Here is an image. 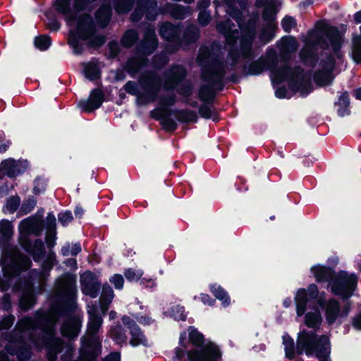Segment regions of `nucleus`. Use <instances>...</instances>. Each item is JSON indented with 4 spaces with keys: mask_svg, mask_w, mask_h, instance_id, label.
Returning a JSON list of instances; mask_svg holds the SVG:
<instances>
[{
    "mask_svg": "<svg viewBox=\"0 0 361 361\" xmlns=\"http://www.w3.org/2000/svg\"><path fill=\"white\" fill-rule=\"evenodd\" d=\"M59 286L63 292L56 298V303L52 305L53 310L61 316H66L61 326V334L63 337L73 340L78 337L82 326V319L73 314L76 308V286L75 276L66 273L59 282Z\"/></svg>",
    "mask_w": 361,
    "mask_h": 361,
    "instance_id": "f257e3e1",
    "label": "nucleus"
},
{
    "mask_svg": "<svg viewBox=\"0 0 361 361\" xmlns=\"http://www.w3.org/2000/svg\"><path fill=\"white\" fill-rule=\"evenodd\" d=\"M32 324L35 328L41 331L34 336L33 341L47 349L49 360L56 359L57 355L63 350L65 342L56 336L55 324L49 312L42 309L36 311Z\"/></svg>",
    "mask_w": 361,
    "mask_h": 361,
    "instance_id": "f03ea898",
    "label": "nucleus"
},
{
    "mask_svg": "<svg viewBox=\"0 0 361 361\" xmlns=\"http://www.w3.org/2000/svg\"><path fill=\"white\" fill-rule=\"evenodd\" d=\"M188 341L200 349L193 348L185 350L180 347L174 349L173 359L176 361H220L221 353L213 343L204 345V336L194 326L188 327Z\"/></svg>",
    "mask_w": 361,
    "mask_h": 361,
    "instance_id": "7ed1b4c3",
    "label": "nucleus"
},
{
    "mask_svg": "<svg viewBox=\"0 0 361 361\" xmlns=\"http://www.w3.org/2000/svg\"><path fill=\"white\" fill-rule=\"evenodd\" d=\"M298 355L304 353L308 357L314 356L319 361H330L331 343L326 335H318L314 331H301L296 341Z\"/></svg>",
    "mask_w": 361,
    "mask_h": 361,
    "instance_id": "20e7f679",
    "label": "nucleus"
},
{
    "mask_svg": "<svg viewBox=\"0 0 361 361\" xmlns=\"http://www.w3.org/2000/svg\"><path fill=\"white\" fill-rule=\"evenodd\" d=\"M197 62L202 66L201 79L214 86L215 90L221 92L226 85V69L223 60L212 51L206 49L197 56Z\"/></svg>",
    "mask_w": 361,
    "mask_h": 361,
    "instance_id": "39448f33",
    "label": "nucleus"
},
{
    "mask_svg": "<svg viewBox=\"0 0 361 361\" xmlns=\"http://www.w3.org/2000/svg\"><path fill=\"white\" fill-rule=\"evenodd\" d=\"M187 75L188 71L183 65H172L163 73L164 88L167 90L177 88V92L180 95L190 97L193 93V85L190 81L185 80Z\"/></svg>",
    "mask_w": 361,
    "mask_h": 361,
    "instance_id": "423d86ee",
    "label": "nucleus"
},
{
    "mask_svg": "<svg viewBox=\"0 0 361 361\" xmlns=\"http://www.w3.org/2000/svg\"><path fill=\"white\" fill-rule=\"evenodd\" d=\"M277 74L283 79L290 76L288 86L293 91L300 92L307 95L313 90L310 75L307 76L300 66H295L292 68L288 65H284L277 70Z\"/></svg>",
    "mask_w": 361,
    "mask_h": 361,
    "instance_id": "0eeeda50",
    "label": "nucleus"
},
{
    "mask_svg": "<svg viewBox=\"0 0 361 361\" xmlns=\"http://www.w3.org/2000/svg\"><path fill=\"white\" fill-rule=\"evenodd\" d=\"M74 18L78 20V31L81 40L87 41L89 47L98 49L106 43V38L104 35H97L96 23L90 13H84Z\"/></svg>",
    "mask_w": 361,
    "mask_h": 361,
    "instance_id": "6e6552de",
    "label": "nucleus"
},
{
    "mask_svg": "<svg viewBox=\"0 0 361 361\" xmlns=\"http://www.w3.org/2000/svg\"><path fill=\"white\" fill-rule=\"evenodd\" d=\"M358 277L355 274H349L345 270L337 272L334 280L331 283V293L340 297L343 301L348 300L357 290Z\"/></svg>",
    "mask_w": 361,
    "mask_h": 361,
    "instance_id": "1a4fd4ad",
    "label": "nucleus"
},
{
    "mask_svg": "<svg viewBox=\"0 0 361 361\" xmlns=\"http://www.w3.org/2000/svg\"><path fill=\"white\" fill-rule=\"evenodd\" d=\"M140 82L145 92L137 95L138 104L143 106L154 102L161 87L159 75L154 71H147L141 77Z\"/></svg>",
    "mask_w": 361,
    "mask_h": 361,
    "instance_id": "9d476101",
    "label": "nucleus"
},
{
    "mask_svg": "<svg viewBox=\"0 0 361 361\" xmlns=\"http://www.w3.org/2000/svg\"><path fill=\"white\" fill-rule=\"evenodd\" d=\"M162 13L161 8H158L157 0H137V5L130 14V20L137 23L145 16L147 21L153 22L159 14Z\"/></svg>",
    "mask_w": 361,
    "mask_h": 361,
    "instance_id": "9b49d317",
    "label": "nucleus"
},
{
    "mask_svg": "<svg viewBox=\"0 0 361 361\" xmlns=\"http://www.w3.org/2000/svg\"><path fill=\"white\" fill-rule=\"evenodd\" d=\"M277 64V58L275 54L273 56H261L258 59L251 61L249 64L242 66V73L244 76L259 75L264 71L275 67Z\"/></svg>",
    "mask_w": 361,
    "mask_h": 361,
    "instance_id": "f8f14e48",
    "label": "nucleus"
},
{
    "mask_svg": "<svg viewBox=\"0 0 361 361\" xmlns=\"http://www.w3.org/2000/svg\"><path fill=\"white\" fill-rule=\"evenodd\" d=\"M19 244L35 262H41L46 256L44 243L39 238L32 240L27 235L22 236L19 240Z\"/></svg>",
    "mask_w": 361,
    "mask_h": 361,
    "instance_id": "ddd939ff",
    "label": "nucleus"
},
{
    "mask_svg": "<svg viewBox=\"0 0 361 361\" xmlns=\"http://www.w3.org/2000/svg\"><path fill=\"white\" fill-rule=\"evenodd\" d=\"M317 45H320L323 49L329 48V43L326 39L323 37H318L316 41L307 43L300 50L299 56L303 63L312 62L313 66L317 63L319 60L316 49Z\"/></svg>",
    "mask_w": 361,
    "mask_h": 361,
    "instance_id": "4468645a",
    "label": "nucleus"
},
{
    "mask_svg": "<svg viewBox=\"0 0 361 361\" xmlns=\"http://www.w3.org/2000/svg\"><path fill=\"white\" fill-rule=\"evenodd\" d=\"M28 167L29 162L27 159L16 161L13 158H8L0 163V172L12 178L24 173Z\"/></svg>",
    "mask_w": 361,
    "mask_h": 361,
    "instance_id": "2eb2a0df",
    "label": "nucleus"
},
{
    "mask_svg": "<svg viewBox=\"0 0 361 361\" xmlns=\"http://www.w3.org/2000/svg\"><path fill=\"white\" fill-rule=\"evenodd\" d=\"M158 39L154 28L147 27L143 35L142 40L137 44V53L147 56L153 54L158 47Z\"/></svg>",
    "mask_w": 361,
    "mask_h": 361,
    "instance_id": "dca6fc26",
    "label": "nucleus"
},
{
    "mask_svg": "<svg viewBox=\"0 0 361 361\" xmlns=\"http://www.w3.org/2000/svg\"><path fill=\"white\" fill-rule=\"evenodd\" d=\"M104 102V94L99 88L93 89L87 100H80L79 107L85 112L92 113L98 109Z\"/></svg>",
    "mask_w": 361,
    "mask_h": 361,
    "instance_id": "f3484780",
    "label": "nucleus"
},
{
    "mask_svg": "<svg viewBox=\"0 0 361 361\" xmlns=\"http://www.w3.org/2000/svg\"><path fill=\"white\" fill-rule=\"evenodd\" d=\"M311 272L314 275L316 281L318 283H328V286L331 287V283L336 277L337 272L334 267L330 266L315 264L311 267Z\"/></svg>",
    "mask_w": 361,
    "mask_h": 361,
    "instance_id": "a211bd4d",
    "label": "nucleus"
},
{
    "mask_svg": "<svg viewBox=\"0 0 361 361\" xmlns=\"http://www.w3.org/2000/svg\"><path fill=\"white\" fill-rule=\"evenodd\" d=\"M44 213V209L43 208L38 209L34 215L22 220L20 226H23L27 229L32 230L36 235H39L44 223L43 219Z\"/></svg>",
    "mask_w": 361,
    "mask_h": 361,
    "instance_id": "6ab92c4d",
    "label": "nucleus"
},
{
    "mask_svg": "<svg viewBox=\"0 0 361 361\" xmlns=\"http://www.w3.org/2000/svg\"><path fill=\"white\" fill-rule=\"evenodd\" d=\"M181 27L170 22L162 23L159 27V33L162 39L169 42L179 41L181 35Z\"/></svg>",
    "mask_w": 361,
    "mask_h": 361,
    "instance_id": "aec40b11",
    "label": "nucleus"
},
{
    "mask_svg": "<svg viewBox=\"0 0 361 361\" xmlns=\"http://www.w3.org/2000/svg\"><path fill=\"white\" fill-rule=\"evenodd\" d=\"M355 24L361 23V10L357 11L353 16ZM360 35H353L352 37V57L354 61L361 63V25L360 26Z\"/></svg>",
    "mask_w": 361,
    "mask_h": 361,
    "instance_id": "412c9836",
    "label": "nucleus"
},
{
    "mask_svg": "<svg viewBox=\"0 0 361 361\" xmlns=\"http://www.w3.org/2000/svg\"><path fill=\"white\" fill-rule=\"evenodd\" d=\"M111 17L112 8L109 4H102L94 13L96 23L101 28H104L109 25Z\"/></svg>",
    "mask_w": 361,
    "mask_h": 361,
    "instance_id": "4be33fe9",
    "label": "nucleus"
},
{
    "mask_svg": "<svg viewBox=\"0 0 361 361\" xmlns=\"http://www.w3.org/2000/svg\"><path fill=\"white\" fill-rule=\"evenodd\" d=\"M325 35L331 45L333 51L331 54L334 56L340 54L342 48V39L338 28L336 26H329Z\"/></svg>",
    "mask_w": 361,
    "mask_h": 361,
    "instance_id": "5701e85b",
    "label": "nucleus"
},
{
    "mask_svg": "<svg viewBox=\"0 0 361 361\" xmlns=\"http://www.w3.org/2000/svg\"><path fill=\"white\" fill-rule=\"evenodd\" d=\"M167 111L169 114L174 115L176 118L182 123H195L198 121L197 113L190 109H167Z\"/></svg>",
    "mask_w": 361,
    "mask_h": 361,
    "instance_id": "b1692460",
    "label": "nucleus"
},
{
    "mask_svg": "<svg viewBox=\"0 0 361 361\" xmlns=\"http://www.w3.org/2000/svg\"><path fill=\"white\" fill-rule=\"evenodd\" d=\"M310 307L312 308L314 312H308L305 314V324L308 328L315 330L319 329L322 322L320 310L318 306L316 305Z\"/></svg>",
    "mask_w": 361,
    "mask_h": 361,
    "instance_id": "393cba45",
    "label": "nucleus"
},
{
    "mask_svg": "<svg viewBox=\"0 0 361 361\" xmlns=\"http://www.w3.org/2000/svg\"><path fill=\"white\" fill-rule=\"evenodd\" d=\"M71 0H54L53 6L55 10L60 14L66 17L67 20H74L77 22V19L74 18L75 16L80 15L75 14L71 8Z\"/></svg>",
    "mask_w": 361,
    "mask_h": 361,
    "instance_id": "a878e982",
    "label": "nucleus"
},
{
    "mask_svg": "<svg viewBox=\"0 0 361 361\" xmlns=\"http://www.w3.org/2000/svg\"><path fill=\"white\" fill-rule=\"evenodd\" d=\"M36 301L35 293L32 290H25L19 298V308L22 312H25L33 307Z\"/></svg>",
    "mask_w": 361,
    "mask_h": 361,
    "instance_id": "bb28decb",
    "label": "nucleus"
},
{
    "mask_svg": "<svg viewBox=\"0 0 361 361\" xmlns=\"http://www.w3.org/2000/svg\"><path fill=\"white\" fill-rule=\"evenodd\" d=\"M325 317L326 322L329 325H333L339 317L340 314V304L339 302L335 298L329 300V305L324 310Z\"/></svg>",
    "mask_w": 361,
    "mask_h": 361,
    "instance_id": "cd10ccee",
    "label": "nucleus"
},
{
    "mask_svg": "<svg viewBox=\"0 0 361 361\" xmlns=\"http://www.w3.org/2000/svg\"><path fill=\"white\" fill-rule=\"evenodd\" d=\"M216 90L211 84L202 85L199 89L197 97L203 103L213 104L216 95Z\"/></svg>",
    "mask_w": 361,
    "mask_h": 361,
    "instance_id": "c85d7f7f",
    "label": "nucleus"
},
{
    "mask_svg": "<svg viewBox=\"0 0 361 361\" xmlns=\"http://www.w3.org/2000/svg\"><path fill=\"white\" fill-rule=\"evenodd\" d=\"M209 289L215 297L214 299H217L221 302V305L224 307H227L231 305V297L228 293L221 286L216 283H211L209 286Z\"/></svg>",
    "mask_w": 361,
    "mask_h": 361,
    "instance_id": "c756f323",
    "label": "nucleus"
},
{
    "mask_svg": "<svg viewBox=\"0 0 361 361\" xmlns=\"http://www.w3.org/2000/svg\"><path fill=\"white\" fill-rule=\"evenodd\" d=\"M310 300H311L306 296L305 288H300L297 290L295 295V303L298 317H302L305 314L307 303Z\"/></svg>",
    "mask_w": 361,
    "mask_h": 361,
    "instance_id": "7c9ffc66",
    "label": "nucleus"
},
{
    "mask_svg": "<svg viewBox=\"0 0 361 361\" xmlns=\"http://www.w3.org/2000/svg\"><path fill=\"white\" fill-rule=\"evenodd\" d=\"M80 34L78 31V20H77L76 27L75 30L70 31L69 38L68 40V45L73 49V52L75 55H80L84 51L83 44L79 40Z\"/></svg>",
    "mask_w": 361,
    "mask_h": 361,
    "instance_id": "2f4dec72",
    "label": "nucleus"
},
{
    "mask_svg": "<svg viewBox=\"0 0 361 361\" xmlns=\"http://www.w3.org/2000/svg\"><path fill=\"white\" fill-rule=\"evenodd\" d=\"M83 73L85 78L90 81L99 80L102 77V70L97 61L83 63Z\"/></svg>",
    "mask_w": 361,
    "mask_h": 361,
    "instance_id": "473e14b6",
    "label": "nucleus"
},
{
    "mask_svg": "<svg viewBox=\"0 0 361 361\" xmlns=\"http://www.w3.org/2000/svg\"><path fill=\"white\" fill-rule=\"evenodd\" d=\"M148 63V59L141 54L130 58L127 61L126 66L128 73H137L142 68L147 66Z\"/></svg>",
    "mask_w": 361,
    "mask_h": 361,
    "instance_id": "72a5a7b5",
    "label": "nucleus"
},
{
    "mask_svg": "<svg viewBox=\"0 0 361 361\" xmlns=\"http://www.w3.org/2000/svg\"><path fill=\"white\" fill-rule=\"evenodd\" d=\"M334 104L335 106H339L337 109V114L338 116L343 117L350 114V97L347 91H344L341 93L338 97V101L335 102Z\"/></svg>",
    "mask_w": 361,
    "mask_h": 361,
    "instance_id": "f704fd0d",
    "label": "nucleus"
},
{
    "mask_svg": "<svg viewBox=\"0 0 361 361\" xmlns=\"http://www.w3.org/2000/svg\"><path fill=\"white\" fill-rule=\"evenodd\" d=\"M102 322L103 319L100 314L97 312H90L87 323V331L90 334L89 337H94L97 338L96 335L102 324Z\"/></svg>",
    "mask_w": 361,
    "mask_h": 361,
    "instance_id": "c9c22d12",
    "label": "nucleus"
},
{
    "mask_svg": "<svg viewBox=\"0 0 361 361\" xmlns=\"http://www.w3.org/2000/svg\"><path fill=\"white\" fill-rule=\"evenodd\" d=\"M335 78L334 73L317 70L313 75V80L317 85L325 87L332 84Z\"/></svg>",
    "mask_w": 361,
    "mask_h": 361,
    "instance_id": "e433bc0d",
    "label": "nucleus"
},
{
    "mask_svg": "<svg viewBox=\"0 0 361 361\" xmlns=\"http://www.w3.org/2000/svg\"><path fill=\"white\" fill-rule=\"evenodd\" d=\"M114 296L112 288L108 284L104 283L102 286V293L99 298L100 307L102 312L108 310L109 305L111 303Z\"/></svg>",
    "mask_w": 361,
    "mask_h": 361,
    "instance_id": "4c0bfd02",
    "label": "nucleus"
},
{
    "mask_svg": "<svg viewBox=\"0 0 361 361\" xmlns=\"http://www.w3.org/2000/svg\"><path fill=\"white\" fill-rule=\"evenodd\" d=\"M130 334L131 338L129 343L132 347H137L139 345L149 346L148 340L139 326L135 329H133L130 331Z\"/></svg>",
    "mask_w": 361,
    "mask_h": 361,
    "instance_id": "58836bf2",
    "label": "nucleus"
},
{
    "mask_svg": "<svg viewBox=\"0 0 361 361\" xmlns=\"http://www.w3.org/2000/svg\"><path fill=\"white\" fill-rule=\"evenodd\" d=\"M212 105L203 103L199 106L198 113L202 118L212 119L214 122L217 123L219 121L220 117L219 113L215 109H212Z\"/></svg>",
    "mask_w": 361,
    "mask_h": 361,
    "instance_id": "ea45409f",
    "label": "nucleus"
},
{
    "mask_svg": "<svg viewBox=\"0 0 361 361\" xmlns=\"http://www.w3.org/2000/svg\"><path fill=\"white\" fill-rule=\"evenodd\" d=\"M255 37L243 35L240 41V48L244 59H252V44Z\"/></svg>",
    "mask_w": 361,
    "mask_h": 361,
    "instance_id": "a19ab883",
    "label": "nucleus"
},
{
    "mask_svg": "<svg viewBox=\"0 0 361 361\" xmlns=\"http://www.w3.org/2000/svg\"><path fill=\"white\" fill-rule=\"evenodd\" d=\"M200 38V30L195 25L188 26L182 34V41L186 44H191Z\"/></svg>",
    "mask_w": 361,
    "mask_h": 361,
    "instance_id": "79ce46f5",
    "label": "nucleus"
},
{
    "mask_svg": "<svg viewBox=\"0 0 361 361\" xmlns=\"http://www.w3.org/2000/svg\"><path fill=\"white\" fill-rule=\"evenodd\" d=\"M109 334L111 339L116 344L121 345L126 343L127 336L126 331L120 324L112 326L110 329Z\"/></svg>",
    "mask_w": 361,
    "mask_h": 361,
    "instance_id": "37998d69",
    "label": "nucleus"
},
{
    "mask_svg": "<svg viewBox=\"0 0 361 361\" xmlns=\"http://www.w3.org/2000/svg\"><path fill=\"white\" fill-rule=\"evenodd\" d=\"M283 344L284 345L286 357L289 360H293L295 357V352L297 353L293 338L288 334L283 336Z\"/></svg>",
    "mask_w": 361,
    "mask_h": 361,
    "instance_id": "c03bdc74",
    "label": "nucleus"
},
{
    "mask_svg": "<svg viewBox=\"0 0 361 361\" xmlns=\"http://www.w3.org/2000/svg\"><path fill=\"white\" fill-rule=\"evenodd\" d=\"M336 66L335 56L333 54H326L324 59H322L319 63V70L334 73Z\"/></svg>",
    "mask_w": 361,
    "mask_h": 361,
    "instance_id": "a18cd8bd",
    "label": "nucleus"
},
{
    "mask_svg": "<svg viewBox=\"0 0 361 361\" xmlns=\"http://www.w3.org/2000/svg\"><path fill=\"white\" fill-rule=\"evenodd\" d=\"M32 355V351L27 343L23 340H19V348L17 354L18 361H28Z\"/></svg>",
    "mask_w": 361,
    "mask_h": 361,
    "instance_id": "49530a36",
    "label": "nucleus"
},
{
    "mask_svg": "<svg viewBox=\"0 0 361 361\" xmlns=\"http://www.w3.org/2000/svg\"><path fill=\"white\" fill-rule=\"evenodd\" d=\"M51 39L48 35H39L34 39L35 47L40 51L47 50L51 45Z\"/></svg>",
    "mask_w": 361,
    "mask_h": 361,
    "instance_id": "de8ad7c7",
    "label": "nucleus"
},
{
    "mask_svg": "<svg viewBox=\"0 0 361 361\" xmlns=\"http://www.w3.org/2000/svg\"><path fill=\"white\" fill-rule=\"evenodd\" d=\"M224 1L227 6L226 13L240 24L239 20L243 18L242 11L235 6L233 0H224Z\"/></svg>",
    "mask_w": 361,
    "mask_h": 361,
    "instance_id": "09e8293b",
    "label": "nucleus"
},
{
    "mask_svg": "<svg viewBox=\"0 0 361 361\" xmlns=\"http://www.w3.org/2000/svg\"><path fill=\"white\" fill-rule=\"evenodd\" d=\"M101 289V283L96 281L94 283H87L84 286H82V293L90 296L91 298H95L98 296Z\"/></svg>",
    "mask_w": 361,
    "mask_h": 361,
    "instance_id": "8fccbe9b",
    "label": "nucleus"
},
{
    "mask_svg": "<svg viewBox=\"0 0 361 361\" xmlns=\"http://www.w3.org/2000/svg\"><path fill=\"white\" fill-rule=\"evenodd\" d=\"M240 27L244 33L243 35L255 37L257 20L250 18L243 25H240Z\"/></svg>",
    "mask_w": 361,
    "mask_h": 361,
    "instance_id": "3c124183",
    "label": "nucleus"
},
{
    "mask_svg": "<svg viewBox=\"0 0 361 361\" xmlns=\"http://www.w3.org/2000/svg\"><path fill=\"white\" fill-rule=\"evenodd\" d=\"M274 27L269 25L261 30L259 35V40L262 44H267L274 39Z\"/></svg>",
    "mask_w": 361,
    "mask_h": 361,
    "instance_id": "603ef678",
    "label": "nucleus"
},
{
    "mask_svg": "<svg viewBox=\"0 0 361 361\" xmlns=\"http://www.w3.org/2000/svg\"><path fill=\"white\" fill-rule=\"evenodd\" d=\"M13 233V227L11 221L8 219H2L0 221V234L6 240L11 238Z\"/></svg>",
    "mask_w": 361,
    "mask_h": 361,
    "instance_id": "864d4df0",
    "label": "nucleus"
},
{
    "mask_svg": "<svg viewBox=\"0 0 361 361\" xmlns=\"http://www.w3.org/2000/svg\"><path fill=\"white\" fill-rule=\"evenodd\" d=\"M36 204L37 199L34 196H30L27 199L23 200L19 212L22 214H27L33 210Z\"/></svg>",
    "mask_w": 361,
    "mask_h": 361,
    "instance_id": "5fc2aeb1",
    "label": "nucleus"
},
{
    "mask_svg": "<svg viewBox=\"0 0 361 361\" xmlns=\"http://www.w3.org/2000/svg\"><path fill=\"white\" fill-rule=\"evenodd\" d=\"M170 314L176 321H185L187 319L185 307L180 305H176L171 307Z\"/></svg>",
    "mask_w": 361,
    "mask_h": 361,
    "instance_id": "6e6d98bb",
    "label": "nucleus"
},
{
    "mask_svg": "<svg viewBox=\"0 0 361 361\" xmlns=\"http://www.w3.org/2000/svg\"><path fill=\"white\" fill-rule=\"evenodd\" d=\"M124 276L126 278V279L130 282L134 281H138L139 280H140L141 284H144L145 281L148 283H151L152 285L154 283V281L151 279H149V280H146V279L145 278L141 279V275H137L135 273V271L132 268H128L126 269V271H124Z\"/></svg>",
    "mask_w": 361,
    "mask_h": 361,
    "instance_id": "4d7b16f0",
    "label": "nucleus"
},
{
    "mask_svg": "<svg viewBox=\"0 0 361 361\" xmlns=\"http://www.w3.org/2000/svg\"><path fill=\"white\" fill-rule=\"evenodd\" d=\"M160 124L161 128L166 132L169 133L174 132L178 128L176 122L173 118H171L170 116H166L162 118V120L160 121Z\"/></svg>",
    "mask_w": 361,
    "mask_h": 361,
    "instance_id": "13d9d810",
    "label": "nucleus"
},
{
    "mask_svg": "<svg viewBox=\"0 0 361 361\" xmlns=\"http://www.w3.org/2000/svg\"><path fill=\"white\" fill-rule=\"evenodd\" d=\"M6 261V259H2L1 260V265L3 269L8 268L13 271L14 274H18L21 271L20 264L16 259L11 258L9 262H7Z\"/></svg>",
    "mask_w": 361,
    "mask_h": 361,
    "instance_id": "bf43d9fd",
    "label": "nucleus"
},
{
    "mask_svg": "<svg viewBox=\"0 0 361 361\" xmlns=\"http://www.w3.org/2000/svg\"><path fill=\"white\" fill-rule=\"evenodd\" d=\"M277 11L274 6H267L264 8L262 17L264 21L267 23H273L276 19Z\"/></svg>",
    "mask_w": 361,
    "mask_h": 361,
    "instance_id": "052dcab7",
    "label": "nucleus"
},
{
    "mask_svg": "<svg viewBox=\"0 0 361 361\" xmlns=\"http://www.w3.org/2000/svg\"><path fill=\"white\" fill-rule=\"evenodd\" d=\"M138 38L137 33L134 30H127L123 36L122 42L125 47H130L135 43Z\"/></svg>",
    "mask_w": 361,
    "mask_h": 361,
    "instance_id": "680f3d73",
    "label": "nucleus"
},
{
    "mask_svg": "<svg viewBox=\"0 0 361 361\" xmlns=\"http://www.w3.org/2000/svg\"><path fill=\"white\" fill-rule=\"evenodd\" d=\"M20 204V198L18 195H12L6 200V208L10 214L17 211Z\"/></svg>",
    "mask_w": 361,
    "mask_h": 361,
    "instance_id": "e2e57ef3",
    "label": "nucleus"
},
{
    "mask_svg": "<svg viewBox=\"0 0 361 361\" xmlns=\"http://www.w3.org/2000/svg\"><path fill=\"white\" fill-rule=\"evenodd\" d=\"M56 260V255L54 252L50 253L47 258H45L41 264V269L43 273L49 272L54 267Z\"/></svg>",
    "mask_w": 361,
    "mask_h": 361,
    "instance_id": "0e129e2a",
    "label": "nucleus"
},
{
    "mask_svg": "<svg viewBox=\"0 0 361 361\" xmlns=\"http://www.w3.org/2000/svg\"><path fill=\"white\" fill-rule=\"evenodd\" d=\"M44 227L46 228L47 231H56V217L52 212L47 214L42 228Z\"/></svg>",
    "mask_w": 361,
    "mask_h": 361,
    "instance_id": "69168bd1",
    "label": "nucleus"
},
{
    "mask_svg": "<svg viewBox=\"0 0 361 361\" xmlns=\"http://www.w3.org/2000/svg\"><path fill=\"white\" fill-rule=\"evenodd\" d=\"M176 102V97L174 94L164 95L160 97L159 104L161 108H169Z\"/></svg>",
    "mask_w": 361,
    "mask_h": 361,
    "instance_id": "338daca9",
    "label": "nucleus"
},
{
    "mask_svg": "<svg viewBox=\"0 0 361 361\" xmlns=\"http://www.w3.org/2000/svg\"><path fill=\"white\" fill-rule=\"evenodd\" d=\"M296 25V20L290 16H286L281 20L282 28L287 33H289Z\"/></svg>",
    "mask_w": 361,
    "mask_h": 361,
    "instance_id": "774afa93",
    "label": "nucleus"
}]
</instances>
